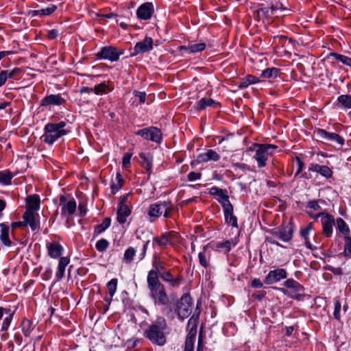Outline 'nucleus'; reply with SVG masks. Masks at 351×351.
<instances>
[{
    "instance_id": "1",
    "label": "nucleus",
    "mask_w": 351,
    "mask_h": 351,
    "mask_svg": "<svg viewBox=\"0 0 351 351\" xmlns=\"http://www.w3.org/2000/svg\"><path fill=\"white\" fill-rule=\"evenodd\" d=\"M147 281L150 296L155 303L160 305H167L169 302V298L164 285L158 279L155 270H150L148 272Z\"/></svg>"
},
{
    "instance_id": "2",
    "label": "nucleus",
    "mask_w": 351,
    "mask_h": 351,
    "mask_svg": "<svg viewBox=\"0 0 351 351\" xmlns=\"http://www.w3.org/2000/svg\"><path fill=\"white\" fill-rule=\"evenodd\" d=\"M167 326L165 319L163 317H158L144 331V337L152 343L163 346L166 343L165 330Z\"/></svg>"
},
{
    "instance_id": "3",
    "label": "nucleus",
    "mask_w": 351,
    "mask_h": 351,
    "mask_svg": "<svg viewBox=\"0 0 351 351\" xmlns=\"http://www.w3.org/2000/svg\"><path fill=\"white\" fill-rule=\"evenodd\" d=\"M66 123L60 121L56 123H49L44 128V134L41 136V139L45 143L51 145L58 139L62 136L66 135L69 131L64 129Z\"/></svg>"
},
{
    "instance_id": "4",
    "label": "nucleus",
    "mask_w": 351,
    "mask_h": 351,
    "mask_svg": "<svg viewBox=\"0 0 351 351\" xmlns=\"http://www.w3.org/2000/svg\"><path fill=\"white\" fill-rule=\"evenodd\" d=\"M276 148L277 146L274 145L254 143L253 147H250L249 149L256 152L254 158L257 162L258 167L263 168L266 166L268 157L272 154L271 150L276 149Z\"/></svg>"
},
{
    "instance_id": "5",
    "label": "nucleus",
    "mask_w": 351,
    "mask_h": 351,
    "mask_svg": "<svg viewBox=\"0 0 351 351\" xmlns=\"http://www.w3.org/2000/svg\"><path fill=\"white\" fill-rule=\"evenodd\" d=\"M173 210V206L169 201H164L151 204L149 208L148 215L150 217H159L162 215L165 218H169Z\"/></svg>"
},
{
    "instance_id": "6",
    "label": "nucleus",
    "mask_w": 351,
    "mask_h": 351,
    "mask_svg": "<svg viewBox=\"0 0 351 351\" xmlns=\"http://www.w3.org/2000/svg\"><path fill=\"white\" fill-rule=\"evenodd\" d=\"M193 301L191 297L185 294L182 295L180 301L177 303L176 311L178 318L183 321L191 313Z\"/></svg>"
},
{
    "instance_id": "7",
    "label": "nucleus",
    "mask_w": 351,
    "mask_h": 351,
    "mask_svg": "<svg viewBox=\"0 0 351 351\" xmlns=\"http://www.w3.org/2000/svg\"><path fill=\"white\" fill-rule=\"evenodd\" d=\"M154 270H155L158 278H161L163 281L167 282L173 288L179 287L182 282L183 278L182 276L179 274L174 276L169 271L162 269V267H159L157 265Z\"/></svg>"
},
{
    "instance_id": "8",
    "label": "nucleus",
    "mask_w": 351,
    "mask_h": 351,
    "mask_svg": "<svg viewBox=\"0 0 351 351\" xmlns=\"http://www.w3.org/2000/svg\"><path fill=\"white\" fill-rule=\"evenodd\" d=\"M123 53L122 50L118 51L112 46H106L100 49L96 53V57L99 59L108 60L111 62H116L119 59V56Z\"/></svg>"
},
{
    "instance_id": "9",
    "label": "nucleus",
    "mask_w": 351,
    "mask_h": 351,
    "mask_svg": "<svg viewBox=\"0 0 351 351\" xmlns=\"http://www.w3.org/2000/svg\"><path fill=\"white\" fill-rule=\"evenodd\" d=\"M60 206H61V215L64 217L71 216L76 211L77 204L73 197L68 199L64 195H60Z\"/></svg>"
},
{
    "instance_id": "10",
    "label": "nucleus",
    "mask_w": 351,
    "mask_h": 351,
    "mask_svg": "<svg viewBox=\"0 0 351 351\" xmlns=\"http://www.w3.org/2000/svg\"><path fill=\"white\" fill-rule=\"evenodd\" d=\"M314 134L321 141H326L334 142L339 145H343L345 143V140L339 134L328 132L324 129L317 128L314 130Z\"/></svg>"
},
{
    "instance_id": "11",
    "label": "nucleus",
    "mask_w": 351,
    "mask_h": 351,
    "mask_svg": "<svg viewBox=\"0 0 351 351\" xmlns=\"http://www.w3.org/2000/svg\"><path fill=\"white\" fill-rule=\"evenodd\" d=\"M136 135L141 136L146 140L155 143H160L162 139V132L160 130L156 127H149L138 130Z\"/></svg>"
},
{
    "instance_id": "12",
    "label": "nucleus",
    "mask_w": 351,
    "mask_h": 351,
    "mask_svg": "<svg viewBox=\"0 0 351 351\" xmlns=\"http://www.w3.org/2000/svg\"><path fill=\"white\" fill-rule=\"evenodd\" d=\"M317 217H321V223L322 226L323 234L326 237H330L333 232V226L335 225L334 217L326 213H319Z\"/></svg>"
},
{
    "instance_id": "13",
    "label": "nucleus",
    "mask_w": 351,
    "mask_h": 351,
    "mask_svg": "<svg viewBox=\"0 0 351 351\" xmlns=\"http://www.w3.org/2000/svg\"><path fill=\"white\" fill-rule=\"evenodd\" d=\"M209 194L215 197L217 201L221 204L222 208L231 205L229 200L228 191L226 189H222L217 186H213L209 189Z\"/></svg>"
},
{
    "instance_id": "14",
    "label": "nucleus",
    "mask_w": 351,
    "mask_h": 351,
    "mask_svg": "<svg viewBox=\"0 0 351 351\" xmlns=\"http://www.w3.org/2000/svg\"><path fill=\"white\" fill-rule=\"evenodd\" d=\"M237 243L238 240L235 238L225 241L212 242L209 245L212 249L223 254H227Z\"/></svg>"
},
{
    "instance_id": "15",
    "label": "nucleus",
    "mask_w": 351,
    "mask_h": 351,
    "mask_svg": "<svg viewBox=\"0 0 351 351\" xmlns=\"http://www.w3.org/2000/svg\"><path fill=\"white\" fill-rule=\"evenodd\" d=\"M271 234L273 235L274 239L287 242L292 239L293 230L289 226H283L273 230Z\"/></svg>"
},
{
    "instance_id": "16",
    "label": "nucleus",
    "mask_w": 351,
    "mask_h": 351,
    "mask_svg": "<svg viewBox=\"0 0 351 351\" xmlns=\"http://www.w3.org/2000/svg\"><path fill=\"white\" fill-rule=\"evenodd\" d=\"M286 278L287 272L284 269H276L269 272L264 282L267 285H272Z\"/></svg>"
},
{
    "instance_id": "17",
    "label": "nucleus",
    "mask_w": 351,
    "mask_h": 351,
    "mask_svg": "<svg viewBox=\"0 0 351 351\" xmlns=\"http://www.w3.org/2000/svg\"><path fill=\"white\" fill-rule=\"evenodd\" d=\"M154 12V8L152 3L146 2L141 5L137 10V17L141 20L149 19Z\"/></svg>"
},
{
    "instance_id": "18",
    "label": "nucleus",
    "mask_w": 351,
    "mask_h": 351,
    "mask_svg": "<svg viewBox=\"0 0 351 351\" xmlns=\"http://www.w3.org/2000/svg\"><path fill=\"white\" fill-rule=\"evenodd\" d=\"M153 48V40L150 37H145L142 41L136 43L134 47L133 56L149 51Z\"/></svg>"
},
{
    "instance_id": "19",
    "label": "nucleus",
    "mask_w": 351,
    "mask_h": 351,
    "mask_svg": "<svg viewBox=\"0 0 351 351\" xmlns=\"http://www.w3.org/2000/svg\"><path fill=\"white\" fill-rule=\"evenodd\" d=\"M65 99L59 94H51L45 97L40 101V106H60L65 103Z\"/></svg>"
},
{
    "instance_id": "20",
    "label": "nucleus",
    "mask_w": 351,
    "mask_h": 351,
    "mask_svg": "<svg viewBox=\"0 0 351 351\" xmlns=\"http://www.w3.org/2000/svg\"><path fill=\"white\" fill-rule=\"evenodd\" d=\"M37 214L34 212L25 211L23 215V219L25 221V225H29L32 231H38L40 228L39 221L36 219Z\"/></svg>"
},
{
    "instance_id": "21",
    "label": "nucleus",
    "mask_w": 351,
    "mask_h": 351,
    "mask_svg": "<svg viewBox=\"0 0 351 351\" xmlns=\"http://www.w3.org/2000/svg\"><path fill=\"white\" fill-rule=\"evenodd\" d=\"M197 311V309L195 310ZM199 311L195 312L188 321L187 328L189 333L186 337L195 339L198 324Z\"/></svg>"
},
{
    "instance_id": "22",
    "label": "nucleus",
    "mask_w": 351,
    "mask_h": 351,
    "mask_svg": "<svg viewBox=\"0 0 351 351\" xmlns=\"http://www.w3.org/2000/svg\"><path fill=\"white\" fill-rule=\"evenodd\" d=\"M308 171L319 173L326 178H330L332 176V171L326 165L312 163L308 167Z\"/></svg>"
},
{
    "instance_id": "23",
    "label": "nucleus",
    "mask_w": 351,
    "mask_h": 351,
    "mask_svg": "<svg viewBox=\"0 0 351 351\" xmlns=\"http://www.w3.org/2000/svg\"><path fill=\"white\" fill-rule=\"evenodd\" d=\"M220 158L219 154L213 149H208L204 153L199 154L197 156V161L199 163L207 162L208 161H218Z\"/></svg>"
},
{
    "instance_id": "24",
    "label": "nucleus",
    "mask_w": 351,
    "mask_h": 351,
    "mask_svg": "<svg viewBox=\"0 0 351 351\" xmlns=\"http://www.w3.org/2000/svg\"><path fill=\"white\" fill-rule=\"evenodd\" d=\"M223 210L226 222L234 228H238L237 218L233 213L234 208L232 204L223 208Z\"/></svg>"
},
{
    "instance_id": "25",
    "label": "nucleus",
    "mask_w": 351,
    "mask_h": 351,
    "mask_svg": "<svg viewBox=\"0 0 351 351\" xmlns=\"http://www.w3.org/2000/svg\"><path fill=\"white\" fill-rule=\"evenodd\" d=\"M40 197L37 195H28L26 197L25 211L34 212L40 208Z\"/></svg>"
},
{
    "instance_id": "26",
    "label": "nucleus",
    "mask_w": 351,
    "mask_h": 351,
    "mask_svg": "<svg viewBox=\"0 0 351 351\" xmlns=\"http://www.w3.org/2000/svg\"><path fill=\"white\" fill-rule=\"evenodd\" d=\"M22 71L21 68H14L11 71L4 70L0 72V86H3L8 79H13Z\"/></svg>"
},
{
    "instance_id": "27",
    "label": "nucleus",
    "mask_w": 351,
    "mask_h": 351,
    "mask_svg": "<svg viewBox=\"0 0 351 351\" xmlns=\"http://www.w3.org/2000/svg\"><path fill=\"white\" fill-rule=\"evenodd\" d=\"M131 214V210L126 204H121L118 206L117 209V221L123 224L126 222L127 217Z\"/></svg>"
},
{
    "instance_id": "28",
    "label": "nucleus",
    "mask_w": 351,
    "mask_h": 351,
    "mask_svg": "<svg viewBox=\"0 0 351 351\" xmlns=\"http://www.w3.org/2000/svg\"><path fill=\"white\" fill-rule=\"evenodd\" d=\"M173 232H165L160 237H156L153 239V245H158L160 247H165L170 243V239Z\"/></svg>"
},
{
    "instance_id": "29",
    "label": "nucleus",
    "mask_w": 351,
    "mask_h": 351,
    "mask_svg": "<svg viewBox=\"0 0 351 351\" xmlns=\"http://www.w3.org/2000/svg\"><path fill=\"white\" fill-rule=\"evenodd\" d=\"M285 287L293 289L297 295H302L304 292V287L293 279H288L284 282Z\"/></svg>"
},
{
    "instance_id": "30",
    "label": "nucleus",
    "mask_w": 351,
    "mask_h": 351,
    "mask_svg": "<svg viewBox=\"0 0 351 351\" xmlns=\"http://www.w3.org/2000/svg\"><path fill=\"white\" fill-rule=\"evenodd\" d=\"M57 9L56 5H50L49 7L46 8H43L41 10H29L28 12V15L34 17L36 16H49L55 10Z\"/></svg>"
},
{
    "instance_id": "31",
    "label": "nucleus",
    "mask_w": 351,
    "mask_h": 351,
    "mask_svg": "<svg viewBox=\"0 0 351 351\" xmlns=\"http://www.w3.org/2000/svg\"><path fill=\"white\" fill-rule=\"evenodd\" d=\"M217 104V103L213 99L204 97L196 102L194 108L196 110L200 111L206 109L207 107L214 106Z\"/></svg>"
},
{
    "instance_id": "32",
    "label": "nucleus",
    "mask_w": 351,
    "mask_h": 351,
    "mask_svg": "<svg viewBox=\"0 0 351 351\" xmlns=\"http://www.w3.org/2000/svg\"><path fill=\"white\" fill-rule=\"evenodd\" d=\"M279 9L277 5H271L270 7L261 8L258 10L257 12L259 16H263L266 19L273 17L275 12Z\"/></svg>"
},
{
    "instance_id": "33",
    "label": "nucleus",
    "mask_w": 351,
    "mask_h": 351,
    "mask_svg": "<svg viewBox=\"0 0 351 351\" xmlns=\"http://www.w3.org/2000/svg\"><path fill=\"white\" fill-rule=\"evenodd\" d=\"M0 240L6 246H10L12 243L9 238V227L5 223L0 224Z\"/></svg>"
},
{
    "instance_id": "34",
    "label": "nucleus",
    "mask_w": 351,
    "mask_h": 351,
    "mask_svg": "<svg viewBox=\"0 0 351 351\" xmlns=\"http://www.w3.org/2000/svg\"><path fill=\"white\" fill-rule=\"evenodd\" d=\"M62 250V245L58 243H51L48 245L49 254L54 258L60 256Z\"/></svg>"
},
{
    "instance_id": "35",
    "label": "nucleus",
    "mask_w": 351,
    "mask_h": 351,
    "mask_svg": "<svg viewBox=\"0 0 351 351\" xmlns=\"http://www.w3.org/2000/svg\"><path fill=\"white\" fill-rule=\"evenodd\" d=\"M21 328L24 336L29 337L34 326L32 321L27 318H24L21 322Z\"/></svg>"
},
{
    "instance_id": "36",
    "label": "nucleus",
    "mask_w": 351,
    "mask_h": 351,
    "mask_svg": "<svg viewBox=\"0 0 351 351\" xmlns=\"http://www.w3.org/2000/svg\"><path fill=\"white\" fill-rule=\"evenodd\" d=\"M123 180L120 173H117L115 180L112 181L110 188L113 194L117 193L123 186Z\"/></svg>"
},
{
    "instance_id": "37",
    "label": "nucleus",
    "mask_w": 351,
    "mask_h": 351,
    "mask_svg": "<svg viewBox=\"0 0 351 351\" xmlns=\"http://www.w3.org/2000/svg\"><path fill=\"white\" fill-rule=\"evenodd\" d=\"M149 243V241H147L145 242H143L141 246H136L138 251L134 256L136 257L134 260L137 261L138 262H140L143 260V258L145 256L147 245Z\"/></svg>"
},
{
    "instance_id": "38",
    "label": "nucleus",
    "mask_w": 351,
    "mask_h": 351,
    "mask_svg": "<svg viewBox=\"0 0 351 351\" xmlns=\"http://www.w3.org/2000/svg\"><path fill=\"white\" fill-rule=\"evenodd\" d=\"M206 48V44L204 43H195L189 45L188 47H184L183 49L189 53H195L197 52L202 51Z\"/></svg>"
},
{
    "instance_id": "39",
    "label": "nucleus",
    "mask_w": 351,
    "mask_h": 351,
    "mask_svg": "<svg viewBox=\"0 0 351 351\" xmlns=\"http://www.w3.org/2000/svg\"><path fill=\"white\" fill-rule=\"evenodd\" d=\"M337 228L343 235L348 236L350 234V228L346 224V221L341 217H339L336 220Z\"/></svg>"
},
{
    "instance_id": "40",
    "label": "nucleus",
    "mask_w": 351,
    "mask_h": 351,
    "mask_svg": "<svg viewBox=\"0 0 351 351\" xmlns=\"http://www.w3.org/2000/svg\"><path fill=\"white\" fill-rule=\"evenodd\" d=\"M280 73V69L275 67L267 68L262 71L261 76L263 78H276Z\"/></svg>"
},
{
    "instance_id": "41",
    "label": "nucleus",
    "mask_w": 351,
    "mask_h": 351,
    "mask_svg": "<svg viewBox=\"0 0 351 351\" xmlns=\"http://www.w3.org/2000/svg\"><path fill=\"white\" fill-rule=\"evenodd\" d=\"M312 228H313L312 223H310L307 225L306 227L301 229V230H300V234H301L302 237L304 239L305 244H306V247L309 249H313V245L311 243V242L309 241L308 237L309 232L312 230Z\"/></svg>"
},
{
    "instance_id": "42",
    "label": "nucleus",
    "mask_w": 351,
    "mask_h": 351,
    "mask_svg": "<svg viewBox=\"0 0 351 351\" xmlns=\"http://www.w3.org/2000/svg\"><path fill=\"white\" fill-rule=\"evenodd\" d=\"M110 223L111 219L109 217L105 218L101 223L95 227L94 234L98 235L104 232L110 226Z\"/></svg>"
},
{
    "instance_id": "43",
    "label": "nucleus",
    "mask_w": 351,
    "mask_h": 351,
    "mask_svg": "<svg viewBox=\"0 0 351 351\" xmlns=\"http://www.w3.org/2000/svg\"><path fill=\"white\" fill-rule=\"evenodd\" d=\"M141 159L142 160V165L143 167L149 171L152 169V157L149 154L141 153L139 154Z\"/></svg>"
},
{
    "instance_id": "44",
    "label": "nucleus",
    "mask_w": 351,
    "mask_h": 351,
    "mask_svg": "<svg viewBox=\"0 0 351 351\" xmlns=\"http://www.w3.org/2000/svg\"><path fill=\"white\" fill-rule=\"evenodd\" d=\"M118 280L117 278H112L106 285V288L109 296L113 297L117 291Z\"/></svg>"
},
{
    "instance_id": "45",
    "label": "nucleus",
    "mask_w": 351,
    "mask_h": 351,
    "mask_svg": "<svg viewBox=\"0 0 351 351\" xmlns=\"http://www.w3.org/2000/svg\"><path fill=\"white\" fill-rule=\"evenodd\" d=\"M13 178L12 174L10 171H0V183L4 185L11 184V180Z\"/></svg>"
},
{
    "instance_id": "46",
    "label": "nucleus",
    "mask_w": 351,
    "mask_h": 351,
    "mask_svg": "<svg viewBox=\"0 0 351 351\" xmlns=\"http://www.w3.org/2000/svg\"><path fill=\"white\" fill-rule=\"evenodd\" d=\"M137 247H129L124 253V259L128 262H131L134 260V256L137 252Z\"/></svg>"
},
{
    "instance_id": "47",
    "label": "nucleus",
    "mask_w": 351,
    "mask_h": 351,
    "mask_svg": "<svg viewBox=\"0 0 351 351\" xmlns=\"http://www.w3.org/2000/svg\"><path fill=\"white\" fill-rule=\"evenodd\" d=\"M330 56L334 57L336 60L340 61L343 64L351 67V58H350L343 56V55H341V54H338L336 53H331L330 54Z\"/></svg>"
},
{
    "instance_id": "48",
    "label": "nucleus",
    "mask_w": 351,
    "mask_h": 351,
    "mask_svg": "<svg viewBox=\"0 0 351 351\" xmlns=\"http://www.w3.org/2000/svg\"><path fill=\"white\" fill-rule=\"evenodd\" d=\"M337 100L345 108H351V95H342L338 97Z\"/></svg>"
},
{
    "instance_id": "49",
    "label": "nucleus",
    "mask_w": 351,
    "mask_h": 351,
    "mask_svg": "<svg viewBox=\"0 0 351 351\" xmlns=\"http://www.w3.org/2000/svg\"><path fill=\"white\" fill-rule=\"evenodd\" d=\"M344 251L343 253L346 256L351 257V237L348 236L344 237Z\"/></svg>"
},
{
    "instance_id": "50",
    "label": "nucleus",
    "mask_w": 351,
    "mask_h": 351,
    "mask_svg": "<svg viewBox=\"0 0 351 351\" xmlns=\"http://www.w3.org/2000/svg\"><path fill=\"white\" fill-rule=\"evenodd\" d=\"M109 246V242L104 239H101L99 240L95 245L96 249L99 252H104L106 250V249Z\"/></svg>"
},
{
    "instance_id": "51",
    "label": "nucleus",
    "mask_w": 351,
    "mask_h": 351,
    "mask_svg": "<svg viewBox=\"0 0 351 351\" xmlns=\"http://www.w3.org/2000/svg\"><path fill=\"white\" fill-rule=\"evenodd\" d=\"M107 88V84L105 82H103L95 85L93 90L96 95H100L106 93Z\"/></svg>"
},
{
    "instance_id": "52",
    "label": "nucleus",
    "mask_w": 351,
    "mask_h": 351,
    "mask_svg": "<svg viewBox=\"0 0 351 351\" xmlns=\"http://www.w3.org/2000/svg\"><path fill=\"white\" fill-rule=\"evenodd\" d=\"M341 308V302L338 300H335L334 302L333 315H334V317L337 320H340V318H341V316H340Z\"/></svg>"
},
{
    "instance_id": "53",
    "label": "nucleus",
    "mask_w": 351,
    "mask_h": 351,
    "mask_svg": "<svg viewBox=\"0 0 351 351\" xmlns=\"http://www.w3.org/2000/svg\"><path fill=\"white\" fill-rule=\"evenodd\" d=\"M134 95L138 99V104H143L145 102L146 93L145 92L134 90L133 92Z\"/></svg>"
},
{
    "instance_id": "54",
    "label": "nucleus",
    "mask_w": 351,
    "mask_h": 351,
    "mask_svg": "<svg viewBox=\"0 0 351 351\" xmlns=\"http://www.w3.org/2000/svg\"><path fill=\"white\" fill-rule=\"evenodd\" d=\"M67 265H58V269L56 273V280H60L64 274L66 266Z\"/></svg>"
},
{
    "instance_id": "55",
    "label": "nucleus",
    "mask_w": 351,
    "mask_h": 351,
    "mask_svg": "<svg viewBox=\"0 0 351 351\" xmlns=\"http://www.w3.org/2000/svg\"><path fill=\"white\" fill-rule=\"evenodd\" d=\"M195 339L191 337H186L184 351H193Z\"/></svg>"
},
{
    "instance_id": "56",
    "label": "nucleus",
    "mask_w": 351,
    "mask_h": 351,
    "mask_svg": "<svg viewBox=\"0 0 351 351\" xmlns=\"http://www.w3.org/2000/svg\"><path fill=\"white\" fill-rule=\"evenodd\" d=\"M12 314H10L8 317L4 318L1 329L2 331H6L8 329L12 322Z\"/></svg>"
},
{
    "instance_id": "57",
    "label": "nucleus",
    "mask_w": 351,
    "mask_h": 351,
    "mask_svg": "<svg viewBox=\"0 0 351 351\" xmlns=\"http://www.w3.org/2000/svg\"><path fill=\"white\" fill-rule=\"evenodd\" d=\"M132 154L130 153H125L123 155L122 165L123 168H128L130 165V160Z\"/></svg>"
},
{
    "instance_id": "58",
    "label": "nucleus",
    "mask_w": 351,
    "mask_h": 351,
    "mask_svg": "<svg viewBox=\"0 0 351 351\" xmlns=\"http://www.w3.org/2000/svg\"><path fill=\"white\" fill-rule=\"evenodd\" d=\"M324 269L332 271L335 275L342 274V270L340 267H334L331 265H326V266L324 267Z\"/></svg>"
},
{
    "instance_id": "59",
    "label": "nucleus",
    "mask_w": 351,
    "mask_h": 351,
    "mask_svg": "<svg viewBox=\"0 0 351 351\" xmlns=\"http://www.w3.org/2000/svg\"><path fill=\"white\" fill-rule=\"evenodd\" d=\"M307 207L314 210H319L321 209V206L319 205L317 201L311 200L307 203Z\"/></svg>"
},
{
    "instance_id": "60",
    "label": "nucleus",
    "mask_w": 351,
    "mask_h": 351,
    "mask_svg": "<svg viewBox=\"0 0 351 351\" xmlns=\"http://www.w3.org/2000/svg\"><path fill=\"white\" fill-rule=\"evenodd\" d=\"M201 176L202 175L199 173L191 171L188 174L187 178H188L189 181H195V180L200 179Z\"/></svg>"
},
{
    "instance_id": "61",
    "label": "nucleus",
    "mask_w": 351,
    "mask_h": 351,
    "mask_svg": "<svg viewBox=\"0 0 351 351\" xmlns=\"http://www.w3.org/2000/svg\"><path fill=\"white\" fill-rule=\"evenodd\" d=\"M295 160L297 162L298 168L295 176H297L299 173L302 172L304 167V163L301 160V159L299 157H296Z\"/></svg>"
},
{
    "instance_id": "62",
    "label": "nucleus",
    "mask_w": 351,
    "mask_h": 351,
    "mask_svg": "<svg viewBox=\"0 0 351 351\" xmlns=\"http://www.w3.org/2000/svg\"><path fill=\"white\" fill-rule=\"evenodd\" d=\"M251 285L254 288H261L263 285L258 278H254L252 280Z\"/></svg>"
},
{
    "instance_id": "63",
    "label": "nucleus",
    "mask_w": 351,
    "mask_h": 351,
    "mask_svg": "<svg viewBox=\"0 0 351 351\" xmlns=\"http://www.w3.org/2000/svg\"><path fill=\"white\" fill-rule=\"evenodd\" d=\"M265 295L266 292L265 291H258L252 295L253 298L258 300H262Z\"/></svg>"
},
{
    "instance_id": "64",
    "label": "nucleus",
    "mask_w": 351,
    "mask_h": 351,
    "mask_svg": "<svg viewBox=\"0 0 351 351\" xmlns=\"http://www.w3.org/2000/svg\"><path fill=\"white\" fill-rule=\"evenodd\" d=\"M58 35V32L56 29H51L48 32V38L49 39H54L56 38Z\"/></svg>"
}]
</instances>
